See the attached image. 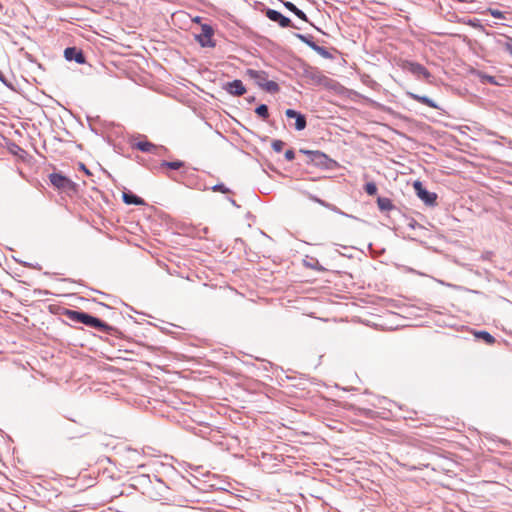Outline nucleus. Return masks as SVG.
<instances>
[{"instance_id": "obj_15", "label": "nucleus", "mask_w": 512, "mask_h": 512, "mask_svg": "<svg viewBox=\"0 0 512 512\" xmlns=\"http://www.w3.org/2000/svg\"><path fill=\"white\" fill-rule=\"evenodd\" d=\"M246 75H248L251 79L255 80V83L261 87L263 85V82L267 80L268 74L265 71L262 70H254V69H247Z\"/></svg>"}, {"instance_id": "obj_12", "label": "nucleus", "mask_w": 512, "mask_h": 512, "mask_svg": "<svg viewBox=\"0 0 512 512\" xmlns=\"http://www.w3.org/2000/svg\"><path fill=\"white\" fill-rule=\"evenodd\" d=\"M64 57L67 61H75L78 64L86 63V57L83 51L75 46L67 47L64 50Z\"/></svg>"}, {"instance_id": "obj_28", "label": "nucleus", "mask_w": 512, "mask_h": 512, "mask_svg": "<svg viewBox=\"0 0 512 512\" xmlns=\"http://www.w3.org/2000/svg\"><path fill=\"white\" fill-rule=\"evenodd\" d=\"M364 191L370 195V196H374L377 194V186L374 182H367L364 187H363Z\"/></svg>"}, {"instance_id": "obj_37", "label": "nucleus", "mask_w": 512, "mask_h": 512, "mask_svg": "<svg viewBox=\"0 0 512 512\" xmlns=\"http://www.w3.org/2000/svg\"><path fill=\"white\" fill-rule=\"evenodd\" d=\"M79 168L83 170L87 175H91V172L86 168L83 163H79Z\"/></svg>"}, {"instance_id": "obj_6", "label": "nucleus", "mask_w": 512, "mask_h": 512, "mask_svg": "<svg viewBox=\"0 0 512 512\" xmlns=\"http://www.w3.org/2000/svg\"><path fill=\"white\" fill-rule=\"evenodd\" d=\"M214 29L209 24L201 25V33L196 35V40L201 45V47H215L216 43L213 40Z\"/></svg>"}, {"instance_id": "obj_9", "label": "nucleus", "mask_w": 512, "mask_h": 512, "mask_svg": "<svg viewBox=\"0 0 512 512\" xmlns=\"http://www.w3.org/2000/svg\"><path fill=\"white\" fill-rule=\"evenodd\" d=\"M402 68L406 71H409L418 78L422 77L424 79H429L431 77V73L429 72V70L425 66L417 62L406 60L403 62Z\"/></svg>"}, {"instance_id": "obj_2", "label": "nucleus", "mask_w": 512, "mask_h": 512, "mask_svg": "<svg viewBox=\"0 0 512 512\" xmlns=\"http://www.w3.org/2000/svg\"><path fill=\"white\" fill-rule=\"evenodd\" d=\"M299 152L308 157V164H313L316 167L331 170L337 166V162L335 160L331 159L321 151L300 149Z\"/></svg>"}, {"instance_id": "obj_40", "label": "nucleus", "mask_w": 512, "mask_h": 512, "mask_svg": "<svg viewBox=\"0 0 512 512\" xmlns=\"http://www.w3.org/2000/svg\"><path fill=\"white\" fill-rule=\"evenodd\" d=\"M229 201L234 205L237 206L236 201L233 198H230Z\"/></svg>"}, {"instance_id": "obj_18", "label": "nucleus", "mask_w": 512, "mask_h": 512, "mask_svg": "<svg viewBox=\"0 0 512 512\" xmlns=\"http://www.w3.org/2000/svg\"><path fill=\"white\" fill-rule=\"evenodd\" d=\"M85 313L84 311L65 309L63 315L72 322L82 323Z\"/></svg>"}, {"instance_id": "obj_8", "label": "nucleus", "mask_w": 512, "mask_h": 512, "mask_svg": "<svg viewBox=\"0 0 512 512\" xmlns=\"http://www.w3.org/2000/svg\"><path fill=\"white\" fill-rule=\"evenodd\" d=\"M414 189L417 196L428 206H434L437 203V194L428 191L420 181L414 182Z\"/></svg>"}, {"instance_id": "obj_23", "label": "nucleus", "mask_w": 512, "mask_h": 512, "mask_svg": "<svg viewBox=\"0 0 512 512\" xmlns=\"http://www.w3.org/2000/svg\"><path fill=\"white\" fill-rule=\"evenodd\" d=\"M295 37L298 38L300 41L308 45L311 49L314 50V47L317 46V43L314 41V37L310 34L304 35L300 33H296Z\"/></svg>"}, {"instance_id": "obj_11", "label": "nucleus", "mask_w": 512, "mask_h": 512, "mask_svg": "<svg viewBox=\"0 0 512 512\" xmlns=\"http://www.w3.org/2000/svg\"><path fill=\"white\" fill-rule=\"evenodd\" d=\"M223 89L231 94L232 96H242L246 93V88L243 82L239 79H235L231 82H227L223 85Z\"/></svg>"}, {"instance_id": "obj_13", "label": "nucleus", "mask_w": 512, "mask_h": 512, "mask_svg": "<svg viewBox=\"0 0 512 512\" xmlns=\"http://www.w3.org/2000/svg\"><path fill=\"white\" fill-rule=\"evenodd\" d=\"M304 77L317 85L326 84V82L329 80V78L325 76L320 70L312 67L305 70Z\"/></svg>"}, {"instance_id": "obj_22", "label": "nucleus", "mask_w": 512, "mask_h": 512, "mask_svg": "<svg viewBox=\"0 0 512 512\" xmlns=\"http://www.w3.org/2000/svg\"><path fill=\"white\" fill-rule=\"evenodd\" d=\"M304 194H305V195H306L310 200H312L313 202H316V203L320 204L321 206L326 207V208H328V209H331V210H333V211H338V208H337L336 206H334V205H332V204H330V203H328V202H326V201H324V200H322V199L318 198L317 196H315V195H313V194H311V193H309V192H304Z\"/></svg>"}, {"instance_id": "obj_36", "label": "nucleus", "mask_w": 512, "mask_h": 512, "mask_svg": "<svg viewBox=\"0 0 512 512\" xmlns=\"http://www.w3.org/2000/svg\"><path fill=\"white\" fill-rule=\"evenodd\" d=\"M483 79L486 80L490 84H495V77L490 75L483 76Z\"/></svg>"}, {"instance_id": "obj_16", "label": "nucleus", "mask_w": 512, "mask_h": 512, "mask_svg": "<svg viewBox=\"0 0 512 512\" xmlns=\"http://www.w3.org/2000/svg\"><path fill=\"white\" fill-rule=\"evenodd\" d=\"M377 206L381 212H389L396 209L391 199L382 196L377 197Z\"/></svg>"}, {"instance_id": "obj_33", "label": "nucleus", "mask_w": 512, "mask_h": 512, "mask_svg": "<svg viewBox=\"0 0 512 512\" xmlns=\"http://www.w3.org/2000/svg\"><path fill=\"white\" fill-rule=\"evenodd\" d=\"M285 159L287 161H292V160L295 159V152H294L293 149L286 150V152H285Z\"/></svg>"}, {"instance_id": "obj_32", "label": "nucleus", "mask_w": 512, "mask_h": 512, "mask_svg": "<svg viewBox=\"0 0 512 512\" xmlns=\"http://www.w3.org/2000/svg\"><path fill=\"white\" fill-rule=\"evenodd\" d=\"M488 11H489L490 15L493 16L494 18L505 19V13L498 9L489 8Z\"/></svg>"}, {"instance_id": "obj_20", "label": "nucleus", "mask_w": 512, "mask_h": 512, "mask_svg": "<svg viewBox=\"0 0 512 512\" xmlns=\"http://www.w3.org/2000/svg\"><path fill=\"white\" fill-rule=\"evenodd\" d=\"M497 45L512 55V37L501 35L496 41Z\"/></svg>"}, {"instance_id": "obj_7", "label": "nucleus", "mask_w": 512, "mask_h": 512, "mask_svg": "<svg viewBox=\"0 0 512 512\" xmlns=\"http://www.w3.org/2000/svg\"><path fill=\"white\" fill-rule=\"evenodd\" d=\"M264 13H265V16L270 21L277 23L281 28L293 27V28L298 29V27L293 24V22L291 21L290 18L284 16L282 13H280L277 10L267 8Z\"/></svg>"}, {"instance_id": "obj_29", "label": "nucleus", "mask_w": 512, "mask_h": 512, "mask_svg": "<svg viewBox=\"0 0 512 512\" xmlns=\"http://www.w3.org/2000/svg\"><path fill=\"white\" fill-rule=\"evenodd\" d=\"M314 51L326 59L332 58V54L325 47L319 46L318 44L314 47Z\"/></svg>"}, {"instance_id": "obj_41", "label": "nucleus", "mask_w": 512, "mask_h": 512, "mask_svg": "<svg viewBox=\"0 0 512 512\" xmlns=\"http://www.w3.org/2000/svg\"><path fill=\"white\" fill-rule=\"evenodd\" d=\"M23 265L26 267H32V265L30 263H26V262Z\"/></svg>"}, {"instance_id": "obj_19", "label": "nucleus", "mask_w": 512, "mask_h": 512, "mask_svg": "<svg viewBox=\"0 0 512 512\" xmlns=\"http://www.w3.org/2000/svg\"><path fill=\"white\" fill-rule=\"evenodd\" d=\"M283 5L285 6L286 9H288L290 12H292L293 14H295L299 19L305 21V22H309L308 20V17L307 15L302 11L300 10L299 8H297V6L295 4H293L292 2H289V1H283Z\"/></svg>"}, {"instance_id": "obj_34", "label": "nucleus", "mask_w": 512, "mask_h": 512, "mask_svg": "<svg viewBox=\"0 0 512 512\" xmlns=\"http://www.w3.org/2000/svg\"><path fill=\"white\" fill-rule=\"evenodd\" d=\"M0 81L8 88H13V85L11 82H9L7 80V78L5 77V75L0 71Z\"/></svg>"}, {"instance_id": "obj_39", "label": "nucleus", "mask_w": 512, "mask_h": 512, "mask_svg": "<svg viewBox=\"0 0 512 512\" xmlns=\"http://www.w3.org/2000/svg\"><path fill=\"white\" fill-rule=\"evenodd\" d=\"M459 3H471L473 0H456Z\"/></svg>"}, {"instance_id": "obj_25", "label": "nucleus", "mask_w": 512, "mask_h": 512, "mask_svg": "<svg viewBox=\"0 0 512 512\" xmlns=\"http://www.w3.org/2000/svg\"><path fill=\"white\" fill-rule=\"evenodd\" d=\"M261 88L269 93H278L280 90L279 85L275 81L266 80L263 82Z\"/></svg>"}, {"instance_id": "obj_26", "label": "nucleus", "mask_w": 512, "mask_h": 512, "mask_svg": "<svg viewBox=\"0 0 512 512\" xmlns=\"http://www.w3.org/2000/svg\"><path fill=\"white\" fill-rule=\"evenodd\" d=\"M255 113L262 118L263 120H267L269 118V109L266 104H260L256 107Z\"/></svg>"}, {"instance_id": "obj_21", "label": "nucleus", "mask_w": 512, "mask_h": 512, "mask_svg": "<svg viewBox=\"0 0 512 512\" xmlns=\"http://www.w3.org/2000/svg\"><path fill=\"white\" fill-rule=\"evenodd\" d=\"M8 151L22 160L27 156V152L14 142L8 144Z\"/></svg>"}, {"instance_id": "obj_38", "label": "nucleus", "mask_w": 512, "mask_h": 512, "mask_svg": "<svg viewBox=\"0 0 512 512\" xmlns=\"http://www.w3.org/2000/svg\"><path fill=\"white\" fill-rule=\"evenodd\" d=\"M247 102L248 103H253L256 101V97L255 96H249L246 98Z\"/></svg>"}, {"instance_id": "obj_10", "label": "nucleus", "mask_w": 512, "mask_h": 512, "mask_svg": "<svg viewBox=\"0 0 512 512\" xmlns=\"http://www.w3.org/2000/svg\"><path fill=\"white\" fill-rule=\"evenodd\" d=\"M285 115L287 118L295 119V123L293 124L294 128L297 131H302L307 126V119L306 116L294 109H287L285 111Z\"/></svg>"}, {"instance_id": "obj_3", "label": "nucleus", "mask_w": 512, "mask_h": 512, "mask_svg": "<svg viewBox=\"0 0 512 512\" xmlns=\"http://www.w3.org/2000/svg\"><path fill=\"white\" fill-rule=\"evenodd\" d=\"M138 137L142 138V140L136 141L134 137L129 139V144L132 149H137L141 152L151 153L157 156H162L168 151L164 146H158L148 141L145 135H139Z\"/></svg>"}, {"instance_id": "obj_1", "label": "nucleus", "mask_w": 512, "mask_h": 512, "mask_svg": "<svg viewBox=\"0 0 512 512\" xmlns=\"http://www.w3.org/2000/svg\"><path fill=\"white\" fill-rule=\"evenodd\" d=\"M81 324H84L87 327L93 328L109 336H113L116 338L123 337V333L117 327L111 326L104 322L103 320L95 316H92L88 313H85Z\"/></svg>"}, {"instance_id": "obj_24", "label": "nucleus", "mask_w": 512, "mask_h": 512, "mask_svg": "<svg viewBox=\"0 0 512 512\" xmlns=\"http://www.w3.org/2000/svg\"><path fill=\"white\" fill-rule=\"evenodd\" d=\"M475 336L478 338V339H481L483 340L486 344L488 345H493L495 342H496V339L494 336H492L489 332L487 331H478L475 333Z\"/></svg>"}, {"instance_id": "obj_14", "label": "nucleus", "mask_w": 512, "mask_h": 512, "mask_svg": "<svg viewBox=\"0 0 512 512\" xmlns=\"http://www.w3.org/2000/svg\"><path fill=\"white\" fill-rule=\"evenodd\" d=\"M122 200L127 205L142 206V205L146 204L144 199H142L141 197L135 195L130 190L123 191Z\"/></svg>"}, {"instance_id": "obj_30", "label": "nucleus", "mask_w": 512, "mask_h": 512, "mask_svg": "<svg viewBox=\"0 0 512 512\" xmlns=\"http://www.w3.org/2000/svg\"><path fill=\"white\" fill-rule=\"evenodd\" d=\"M211 189L214 192H220L223 194L231 193V190L227 188L223 183L216 184Z\"/></svg>"}, {"instance_id": "obj_31", "label": "nucleus", "mask_w": 512, "mask_h": 512, "mask_svg": "<svg viewBox=\"0 0 512 512\" xmlns=\"http://www.w3.org/2000/svg\"><path fill=\"white\" fill-rule=\"evenodd\" d=\"M285 146V142L282 140H273L272 142V148L275 152L280 153L283 150V147Z\"/></svg>"}, {"instance_id": "obj_4", "label": "nucleus", "mask_w": 512, "mask_h": 512, "mask_svg": "<svg viewBox=\"0 0 512 512\" xmlns=\"http://www.w3.org/2000/svg\"><path fill=\"white\" fill-rule=\"evenodd\" d=\"M145 166L152 172L163 173L168 178L176 180V178L168 170H180L184 168L185 163L180 160L166 161L163 160L160 163L145 164Z\"/></svg>"}, {"instance_id": "obj_5", "label": "nucleus", "mask_w": 512, "mask_h": 512, "mask_svg": "<svg viewBox=\"0 0 512 512\" xmlns=\"http://www.w3.org/2000/svg\"><path fill=\"white\" fill-rule=\"evenodd\" d=\"M49 181L57 190L68 194L76 193L78 190V185L61 173L49 174Z\"/></svg>"}, {"instance_id": "obj_27", "label": "nucleus", "mask_w": 512, "mask_h": 512, "mask_svg": "<svg viewBox=\"0 0 512 512\" xmlns=\"http://www.w3.org/2000/svg\"><path fill=\"white\" fill-rule=\"evenodd\" d=\"M306 267L317 271H323L324 268L319 264V261L316 258H311L309 261H304Z\"/></svg>"}, {"instance_id": "obj_17", "label": "nucleus", "mask_w": 512, "mask_h": 512, "mask_svg": "<svg viewBox=\"0 0 512 512\" xmlns=\"http://www.w3.org/2000/svg\"><path fill=\"white\" fill-rule=\"evenodd\" d=\"M408 96L411 99H413V100H415V101H417V102H419L421 104L427 105V106H429L431 108H434V109H439V106L432 99H430L427 96H421V95H418V94H415V93H411V92L408 93Z\"/></svg>"}, {"instance_id": "obj_35", "label": "nucleus", "mask_w": 512, "mask_h": 512, "mask_svg": "<svg viewBox=\"0 0 512 512\" xmlns=\"http://www.w3.org/2000/svg\"><path fill=\"white\" fill-rule=\"evenodd\" d=\"M408 226L412 229H415L416 227H422L415 219L411 218L408 222Z\"/></svg>"}]
</instances>
